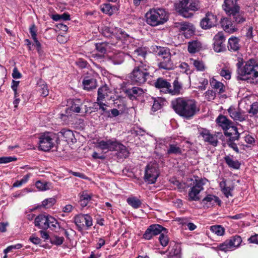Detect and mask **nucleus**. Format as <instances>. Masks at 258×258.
<instances>
[{
    "label": "nucleus",
    "instance_id": "e2e57ef3",
    "mask_svg": "<svg viewBox=\"0 0 258 258\" xmlns=\"http://www.w3.org/2000/svg\"><path fill=\"white\" fill-rule=\"evenodd\" d=\"M195 28L192 24L191 25V27H189L186 29V31L183 32L182 34L184 35L185 38H189L195 34Z\"/></svg>",
    "mask_w": 258,
    "mask_h": 258
},
{
    "label": "nucleus",
    "instance_id": "774afa93",
    "mask_svg": "<svg viewBox=\"0 0 258 258\" xmlns=\"http://www.w3.org/2000/svg\"><path fill=\"white\" fill-rule=\"evenodd\" d=\"M23 247V245L21 243H17L15 245H12L8 246L4 250V253L7 254L8 252L12 251L13 249H19Z\"/></svg>",
    "mask_w": 258,
    "mask_h": 258
},
{
    "label": "nucleus",
    "instance_id": "58836bf2",
    "mask_svg": "<svg viewBox=\"0 0 258 258\" xmlns=\"http://www.w3.org/2000/svg\"><path fill=\"white\" fill-rule=\"evenodd\" d=\"M84 104V101L79 98L73 99L71 101V109L75 113H80Z\"/></svg>",
    "mask_w": 258,
    "mask_h": 258
},
{
    "label": "nucleus",
    "instance_id": "4c0bfd02",
    "mask_svg": "<svg viewBox=\"0 0 258 258\" xmlns=\"http://www.w3.org/2000/svg\"><path fill=\"white\" fill-rule=\"evenodd\" d=\"M202 202L204 204H207L208 203H209L212 206H214L216 204L219 206H221L222 203L221 200L218 197L210 194L208 195L206 197H205L203 199Z\"/></svg>",
    "mask_w": 258,
    "mask_h": 258
},
{
    "label": "nucleus",
    "instance_id": "e433bc0d",
    "mask_svg": "<svg viewBox=\"0 0 258 258\" xmlns=\"http://www.w3.org/2000/svg\"><path fill=\"white\" fill-rule=\"evenodd\" d=\"M110 91L106 85L100 87L97 92V101L102 102L106 97H108Z\"/></svg>",
    "mask_w": 258,
    "mask_h": 258
},
{
    "label": "nucleus",
    "instance_id": "ea45409f",
    "mask_svg": "<svg viewBox=\"0 0 258 258\" xmlns=\"http://www.w3.org/2000/svg\"><path fill=\"white\" fill-rule=\"evenodd\" d=\"M166 154L168 156L170 155H181L182 154V151L177 144H169Z\"/></svg>",
    "mask_w": 258,
    "mask_h": 258
},
{
    "label": "nucleus",
    "instance_id": "4d7b16f0",
    "mask_svg": "<svg viewBox=\"0 0 258 258\" xmlns=\"http://www.w3.org/2000/svg\"><path fill=\"white\" fill-rule=\"evenodd\" d=\"M108 105L102 102H99V109L101 110L100 114L105 117H110L109 110L107 109Z\"/></svg>",
    "mask_w": 258,
    "mask_h": 258
},
{
    "label": "nucleus",
    "instance_id": "680f3d73",
    "mask_svg": "<svg viewBox=\"0 0 258 258\" xmlns=\"http://www.w3.org/2000/svg\"><path fill=\"white\" fill-rule=\"evenodd\" d=\"M221 76L224 77L226 80H230L231 76V71L227 68H222L219 73Z\"/></svg>",
    "mask_w": 258,
    "mask_h": 258
},
{
    "label": "nucleus",
    "instance_id": "473e14b6",
    "mask_svg": "<svg viewBox=\"0 0 258 258\" xmlns=\"http://www.w3.org/2000/svg\"><path fill=\"white\" fill-rule=\"evenodd\" d=\"M219 187H220L221 191L225 197L228 198L229 197L233 196L232 191L234 188V186H227L226 180L224 178H223L222 181L219 183Z\"/></svg>",
    "mask_w": 258,
    "mask_h": 258
},
{
    "label": "nucleus",
    "instance_id": "6ab92c4d",
    "mask_svg": "<svg viewBox=\"0 0 258 258\" xmlns=\"http://www.w3.org/2000/svg\"><path fill=\"white\" fill-rule=\"evenodd\" d=\"M220 24L223 30L229 34H232L238 30V28L235 26L234 23H233L230 17L221 18Z\"/></svg>",
    "mask_w": 258,
    "mask_h": 258
},
{
    "label": "nucleus",
    "instance_id": "4be33fe9",
    "mask_svg": "<svg viewBox=\"0 0 258 258\" xmlns=\"http://www.w3.org/2000/svg\"><path fill=\"white\" fill-rule=\"evenodd\" d=\"M124 94L130 100H136L138 97L141 96L144 93L143 89L138 87L125 89L123 90Z\"/></svg>",
    "mask_w": 258,
    "mask_h": 258
},
{
    "label": "nucleus",
    "instance_id": "3c124183",
    "mask_svg": "<svg viewBox=\"0 0 258 258\" xmlns=\"http://www.w3.org/2000/svg\"><path fill=\"white\" fill-rule=\"evenodd\" d=\"M127 202L129 205L134 209H138L141 206L142 202L136 197L128 198Z\"/></svg>",
    "mask_w": 258,
    "mask_h": 258
},
{
    "label": "nucleus",
    "instance_id": "a19ab883",
    "mask_svg": "<svg viewBox=\"0 0 258 258\" xmlns=\"http://www.w3.org/2000/svg\"><path fill=\"white\" fill-rule=\"evenodd\" d=\"M189 62L190 64L194 66L197 71L204 72L206 69V66L204 62L198 58L194 59L193 58H190L189 59Z\"/></svg>",
    "mask_w": 258,
    "mask_h": 258
},
{
    "label": "nucleus",
    "instance_id": "c9c22d12",
    "mask_svg": "<svg viewBox=\"0 0 258 258\" xmlns=\"http://www.w3.org/2000/svg\"><path fill=\"white\" fill-rule=\"evenodd\" d=\"M202 43L196 40L188 42L187 50L190 53H195L200 51L202 48Z\"/></svg>",
    "mask_w": 258,
    "mask_h": 258
},
{
    "label": "nucleus",
    "instance_id": "a18cd8bd",
    "mask_svg": "<svg viewBox=\"0 0 258 258\" xmlns=\"http://www.w3.org/2000/svg\"><path fill=\"white\" fill-rule=\"evenodd\" d=\"M165 100L162 98H154V103L152 107V111L156 112L160 109L164 105Z\"/></svg>",
    "mask_w": 258,
    "mask_h": 258
},
{
    "label": "nucleus",
    "instance_id": "37998d69",
    "mask_svg": "<svg viewBox=\"0 0 258 258\" xmlns=\"http://www.w3.org/2000/svg\"><path fill=\"white\" fill-rule=\"evenodd\" d=\"M73 110L71 107H68L66 109L64 112H62L59 114V118H60L63 122L68 124L70 120V119L73 118Z\"/></svg>",
    "mask_w": 258,
    "mask_h": 258
},
{
    "label": "nucleus",
    "instance_id": "72a5a7b5",
    "mask_svg": "<svg viewBox=\"0 0 258 258\" xmlns=\"http://www.w3.org/2000/svg\"><path fill=\"white\" fill-rule=\"evenodd\" d=\"M151 50L153 53L155 55L161 56V58L163 56H169L171 53L170 49L167 47H162L160 46H152Z\"/></svg>",
    "mask_w": 258,
    "mask_h": 258
},
{
    "label": "nucleus",
    "instance_id": "20e7f679",
    "mask_svg": "<svg viewBox=\"0 0 258 258\" xmlns=\"http://www.w3.org/2000/svg\"><path fill=\"white\" fill-rule=\"evenodd\" d=\"M150 67L146 62L135 64L133 70L128 74V80L133 85L141 86L145 84L151 76L149 72Z\"/></svg>",
    "mask_w": 258,
    "mask_h": 258
},
{
    "label": "nucleus",
    "instance_id": "8fccbe9b",
    "mask_svg": "<svg viewBox=\"0 0 258 258\" xmlns=\"http://www.w3.org/2000/svg\"><path fill=\"white\" fill-rule=\"evenodd\" d=\"M210 230L218 236H223L225 233L224 228L220 225H215L210 226Z\"/></svg>",
    "mask_w": 258,
    "mask_h": 258
},
{
    "label": "nucleus",
    "instance_id": "7c9ffc66",
    "mask_svg": "<svg viewBox=\"0 0 258 258\" xmlns=\"http://www.w3.org/2000/svg\"><path fill=\"white\" fill-rule=\"evenodd\" d=\"M169 247L170 249L168 256L181 257V247L180 243L171 241Z\"/></svg>",
    "mask_w": 258,
    "mask_h": 258
},
{
    "label": "nucleus",
    "instance_id": "c03bdc74",
    "mask_svg": "<svg viewBox=\"0 0 258 258\" xmlns=\"http://www.w3.org/2000/svg\"><path fill=\"white\" fill-rule=\"evenodd\" d=\"M173 87V89L172 87L169 88L168 93L172 95H179L182 87L177 79L174 81Z\"/></svg>",
    "mask_w": 258,
    "mask_h": 258
},
{
    "label": "nucleus",
    "instance_id": "39448f33",
    "mask_svg": "<svg viewBox=\"0 0 258 258\" xmlns=\"http://www.w3.org/2000/svg\"><path fill=\"white\" fill-rule=\"evenodd\" d=\"M202 7L200 0H179L176 7L177 12L184 18H190L193 14L190 11H199Z\"/></svg>",
    "mask_w": 258,
    "mask_h": 258
},
{
    "label": "nucleus",
    "instance_id": "6e6d98bb",
    "mask_svg": "<svg viewBox=\"0 0 258 258\" xmlns=\"http://www.w3.org/2000/svg\"><path fill=\"white\" fill-rule=\"evenodd\" d=\"M109 43L108 42H102L100 43H96L95 44V49L99 52L104 54L106 52V47Z\"/></svg>",
    "mask_w": 258,
    "mask_h": 258
},
{
    "label": "nucleus",
    "instance_id": "052dcab7",
    "mask_svg": "<svg viewBox=\"0 0 258 258\" xmlns=\"http://www.w3.org/2000/svg\"><path fill=\"white\" fill-rule=\"evenodd\" d=\"M231 248L232 247L230 246L228 240H226L224 242L219 244L217 246V249L218 250L224 252H227L230 250Z\"/></svg>",
    "mask_w": 258,
    "mask_h": 258
},
{
    "label": "nucleus",
    "instance_id": "cd10ccee",
    "mask_svg": "<svg viewBox=\"0 0 258 258\" xmlns=\"http://www.w3.org/2000/svg\"><path fill=\"white\" fill-rule=\"evenodd\" d=\"M154 86L156 88L161 90V91L165 93H168L169 89L171 87V85L166 79L160 77L155 82Z\"/></svg>",
    "mask_w": 258,
    "mask_h": 258
},
{
    "label": "nucleus",
    "instance_id": "a211bd4d",
    "mask_svg": "<svg viewBox=\"0 0 258 258\" xmlns=\"http://www.w3.org/2000/svg\"><path fill=\"white\" fill-rule=\"evenodd\" d=\"M199 132L200 136L203 137L205 142L208 143L209 144L214 147H216L218 145L217 137L215 135L211 134L208 130L202 128Z\"/></svg>",
    "mask_w": 258,
    "mask_h": 258
},
{
    "label": "nucleus",
    "instance_id": "bb28decb",
    "mask_svg": "<svg viewBox=\"0 0 258 258\" xmlns=\"http://www.w3.org/2000/svg\"><path fill=\"white\" fill-rule=\"evenodd\" d=\"M159 69L165 70H171L174 69V64L171 59V53L169 56L162 57L160 59L158 64Z\"/></svg>",
    "mask_w": 258,
    "mask_h": 258
},
{
    "label": "nucleus",
    "instance_id": "f3484780",
    "mask_svg": "<svg viewBox=\"0 0 258 258\" xmlns=\"http://www.w3.org/2000/svg\"><path fill=\"white\" fill-rule=\"evenodd\" d=\"M147 55V50L146 47H140L135 49L132 53V57L135 61V64L140 62L149 63L146 60Z\"/></svg>",
    "mask_w": 258,
    "mask_h": 258
},
{
    "label": "nucleus",
    "instance_id": "412c9836",
    "mask_svg": "<svg viewBox=\"0 0 258 258\" xmlns=\"http://www.w3.org/2000/svg\"><path fill=\"white\" fill-rule=\"evenodd\" d=\"M226 137L228 138L226 140V143H222V146L225 147L226 144H227L229 147L232 149L236 153H239V149L237 144L234 142L235 141L239 140L240 138V134L238 132H237V133H233L232 135Z\"/></svg>",
    "mask_w": 258,
    "mask_h": 258
},
{
    "label": "nucleus",
    "instance_id": "0e129e2a",
    "mask_svg": "<svg viewBox=\"0 0 258 258\" xmlns=\"http://www.w3.org/2000/svg\"><path fill=\"white\" fill-rule=\"evenodd\" d=\"M179 68L184 71V73L186 75H191L193 73L194 71L191 70L187 63L185 62H181L179 65Z\"/></svg>",
    "mask_w": 258,
    "mask_h": 258
},
{
    "label": "nucleus",
    "instance_id": "864d4df0",
    "mask_svg": "<svg viewBox=\"0 0 258 258\" xmlns=\"http://www.w3.org/2000/svg\"><path fill=\"white\" fill-rule=\"evenodd\" d=\"M118 146L119 147H118L116 151H117L119 156L124 158L127 157L129 155V152L126 147L120 143Z\"/></svg>",
    "mask_w": 258,
    "mask_h": 258
},
{
    "label": "nucleus",
    "instance_id": "bf43d9fd",
    "mask_svg": "<svg viewBox=\"0 0 258 258\" xmlns=\"http://www.w3.org/2000/svg\"><path fill=\"white\" fill-rule=\"evenodd\" d=\"M248 113L251 114L250 116H254V117H258V103L254 102L251 105L250 109L248 110Z\"/></svg>",
    "mask_w": 258,
    "mask_h": 258
},
{
    "label": "nucleus",
    "instance_id": "ddd939ff",
    "mask_svg": "<svg viewBox=\"0 0 258 258\" xmlns=\"http://www.w3.org/2000/svg\"><path fill=\"white\" fill-rule=\"evenodd\" d=\"M218 24L217 16L211 12H208L200 22V26L203 29L207 30L216 26Z\"/></svg>",
    "mask_w": 258,
    "mask_h": 258
},
{
    "label": "nucleus",
    "instance_id": "9b49d317",
    "mask_svg": "<svg viewBox=\"0 0 258 258\" xmlns=\"http://www.w3.org/2000/svg\"><path fill=\"white\" fill-rule=\"evenodd\" d=\"M74 220L79 231H82L84 229H88L93 224L92 218L89 214L77 215L74 217Z\"/></svg>",
    "mask_w": 258,
    "mask_h": 258
},
{
    "label": "nucleus",
    "instance_id": "1a4fd4ad",
    "mask_svg": "<svg viewBox=\"0 0 258 258\" xmlns=\"http://www.w3.org/2000/svg\"><path fill=\"white\" fill-rule=\"evenodd\" d=\"M58 222L55 218L48 214H40L35 219V226L43 230L55 228Z\"/></svg>",
    "mask_w": 258,
    "mask_h": 258
},
{
    "label": "nucleus",
    "instance_id": "2f4dec72",
    "mask_svg": "<svg viewBox=\"0 0 258 258\" xmlns=\"http://www.w3.org/2000/svg\"><path fill=\"white\" fill-rule=\"evenodd\" d=\"M240 39L235 36H231L228 39L227 47L232 52L237 51L240 48Z\"/></svg>",
    "mask_w": 258,
    "mask_h": 258
},
{
    "label": "nucleus",
    "instance_id": "b1692460",
    "mask_svg": "<svg viewBox=\"0 0 258 258\" xmlns=\"http://www.w3.org/2000/svg\"><path fill=\"white\" fill-rule=\"evenodd\" d=\"M82 85L84 90L91 91L97 87V81L93 76H86L83 78Z\"/></svg>",
    "mask_w": 258,
    "mask_h": 258
},
{
    "label": "nucleus",
    "instance_id": "f704fd0d",
    "mask_svg": "<svg viewBox=\"0 0 258 258\" xmlns=\"http://www.w3.org/2000/svg\"><path fill=\"white\" fill-rule=\"evenodd\" d=\"M79 203L80 206L84 208L87 206L92 198V194H88L86 190H84L79 194Z\"/></svg>",
    "mask_w": 258,
    "mask_h": 258
},
{
    "label": "nucleus",
    "instance_id": "13d9d810",
    "mask_svg": "<svg viewBox=\"0 0 258 258\" xmlns=\"http://www.w3.org/2000/svg\"><path fill=\"white\" fill-rule=\"evenodd\" d=\"M175 24L176 27L178 28L179 31L182 34L186 31V29H188L189 27H191L192 24L189 22H180L177 23Z\"/></svg>",
    "mask_w": 258,
    "mask_h": 258
},
{
    "label": "nucleus",
    "instance_id": "6e6552de",
    "mask_svg": "<svg viewBox=\"0 0 258 258\" xmlns=\"http://www.w3.org/2000/svg\"><path fill=\"white\" fill-rule=\"evenodd\" d=\"M59 142V136L53 133H46L39 138V148L43 151H49L55 144Z\"/></svg>",
    "mask_w": 258,
    "mask_h": 258
},
{
    "label": "nucleus",
    "instance_id": "2eb2a0df",
    "mask_svg": "<svg viewBox=\"0 0 258 258\" xmlns=\"http://www.w3.org/2000/svg\"><path fill=\"white\" fill-rule=\"evenodd\" d=\"M227 111L230 117L234 121L242 122L246 120L248 117V115L245 114L244 111L239 107L235 108L234 106H231L227 109Z\"/></svg>",
    "mask_w": 258,
    "mask_h": 258
},
{
    "label": "nucleus",
    "instance_id": "49530a36",
    "mask_svg": "<svg viewBox=\"0 0 258 258\" xmlns=\"http://www.w3.org/2000/svg\"><path fill=\"white\" fill-rule=\"evenodd\" d=\"M228 241L232 248L237 247L242 242V238L239 235H235L231 237L229 239H228Z\"/></svg>",
    "mask_w": 258,
    "mask_h": 258
},
{
    "label": "nucleus",
    "instance_id": "79ce46f5",
    "mask_svg": "<svg viewBox=\"0 0 258 258\" xmlns=\"http://www.w3.org/2000/svg\"><path fill=\"white\" fill-rule=\"evenodd\" d=\"M224 159L225 163L229 168L234 169H239L240 168L241 163L237 160H233L229 155L225 156Z\"/></svg>",
    "mask_w": 258,
    "mask_h": 258
},
{
    "label": "nucleus",
    "instance_id": "de8ad7c7",
    "mask_svg": "<svg viewBox=\"0 0 258 258\" xmlns=\"http://www.w3.org/2000/svg\"><path fill=\"white\" fill-rule=\"evenodd\" d=\"M163 230L166 231L167 229L159 224H153L149 227V232L152 231L153 233L154 234V235L161 234V233Z\"/></svg>",
    "mask_w": 258,
    "mask_h": 258
},
{
    "label": "nucleus",
    "instance_id": "f8f14e48",
    "mask_svg": "<svg viewBox=\"0 0 258 258\" xmlns=\"http://www.w3.org/2000/svg\"><path fill=\"white\" fill-rule=\"evenodd\" d=\"M159 176L157 168L153 165H147L146 167L144 179L148 184L155 183Z\"/></svg>",
    "mask_w": 258,
    "mask_h": 258
},
{
    "label": "nucleus",
    "instance_id": "f257e3e1",
    "mask_svg": "<svg viewBox=\"0 0 258 258\" xmlns=\"http://www.w3.org/2000/svg\"><path fill=\"white\" fill-rule=\"evenodd\" d=\"M236 67L237 81L258 82V60L256 58H251L244 61L243 58L238 57Z\"/></svg>",
    "mask_w": 258,
    "mask_h": 258
},
{
    "label": "nucleus",
    "instance_id": "393cba45",
    "mask_svg": "<svg viewBox=\"0 0 258 258\" xmlns=\"http://www.w3.org/2000/svg\"><path fill=\"white\" fill-rule=\"evenodd\" d=\"M232 19L235 26L238 28V26L246 21V17L245 13L243 12L236 11L235 12H233L229 15Z\"/></svg>",
    "mask_w": 258,
    "mask_h": 258
},
{
    "label": "nucleus",
    "instance_id": "09e8293b",
    "mask_svg": "<svg viewBox=\"0 0 258 258\" xmlns=\"http://www.w3.org/2000/svg\"><path fill=\"white\" fill-rule=\"evenodd\" d=\"M64 241V238L62 236H59L56 234H53L51 236L50 242L54 245L60 246Z\"/></svg>",
    "mask_w": 258,
    "mask_h": 258
},
{
    "label": "nucleus",
    "instance_id": "a878e982",
    "mask_svg": "<svg viewBox=\"0 0 258 258\" xmlns=\"http://www.w3.org/2000/svg\"><path fill=\"white\" fill-rule=\"evenodd\" d=\"M56 134L59 136V138L60 137H63L64 140L68 144H73L76 142V139L73 131L69 129L63 128Z\"/></svg>",
    "mask_w": 258,
    "mask_h": 258
},
{
    "label": "nucleus",
    "instance_id": "603ef678",
    "mask_svg": "<svg viewBox=\"0 0 258 258\" xmlns=\"http://www.w3.org/2000/svg\"><path fill=\"white\" fill-rule=\"evenodd\" d=\"M56 203V200L53 198H50L45 199L42 201V204L38 207L39 208H49L52 207Z\"/></svg>",
    "mask_w": 258,
    "mask_h": 258
},
{
    "label": "nucleus",
    "instance_id": "aec40b11",
    "mask_svg": "<svg viewBox=\"0 0 258 258\" xmlns=\"http://www.w3.org/2000/svg\"><path fill=\"white\" fill-rule=\"evenodd\" d=\"M238 1L224 0L222 8L227 15L240 10V7L237 4Z\"/></svg>",
    "mask_w": 258,
    "mask_h": 258
},
{
    "label": "nucleus",
    "instance_id": "4468645a",
    "mask_svg": "<svg viewBox=\"0 0 258 258\" xmlns=\"http://www.w3.org/2000/svg\"><path fill=\"white\" fill-rule=\"evenodd\" d=\"M225 37L222 32H219L214 37L213 49L217 52H220L226 50L225 44Z\"/></svg>",
    "mask_w": 258,
    "mask_h": 258
},
{
    "label": "nucleus",
    "instance_id": "5701e85b",
    "mask_svg": "<svg viewBox=\"0 0 258 258\" xmlns=\"http://www.w3.org/2000/svg\"><path fill=\"white\" fill-rule=\"evenodd\" d=\"M120 7V5H112L110 3H106L100 6V9L103 14L111 16L118 12Z\"/></svg>",
    "mask_w": 258,
    "mask_h": 258
},
{
    "label": "nucleus",
    "instance_id": "5fc2aeb1",
    "mask_svg": "<svg viewBox=\"0 0 258 258\" xmlns=\"http://www.w3.org/2000/svg\"><path fill=\"white\" fill-rule=\"evenodd\" d=\"M36 187L41 190H46L50 189L51 187V184L50 182L37 181L36 182Z\"/></svg>",
    "mask_w": 258,
    "mask_h": 258
},
{
    "label": "nucleus",
    "instance_id": "69168bd1",
    "mask_svg": "<svg viewBox=\"0 0 258 258\" xmlns=\"http://www.w3.org/2000/svg\"><path fill=\"white\" fill-rule=\"evenodd\" d=\"M217 93L213 90H208L205 93V97L207 100L210 101L215 99Z\"/></svg>",
    "mask_w": 258,
    "mask_h": 258
},
{
    "label": "nucleus",
    "instance_id": "c756f323",
    "mask_svg": "<svg viewBox=\"0 0 258 258\" xmlns=\"http://www.w3.org/2000/svg\"><path fill=\"white\" fill-rule=\"evenodd\" d=\"M29 32L31 35L32 38L35 42V44L38 53L40 54H41L43 51L42 50L41 44L37 38V29L36 25L34 24L31 25L30 27Z\"/></svg>",
    "mask_w": 258,
    "mask_h": 258
},
{
    "label": "nucleus",
    "instance_id": "c85d7f7f",
    "mask_svg": "<svg viewBox=\"0 0 258 258\" xmlns=\"http://www.w3.org/2000/svg\"><path fill=\"white\" fill-rule=\"evenodd\" d=\"M125 56L123 52L116 51L109 55L108 58L114 64H120L124 61Z\"/></svg>",
    "mask_w": 258,
    "mask_h": 258
},
{
    "label": "nucleus",
    "instance_id": "dca6fc26",
    "mask_svg": "<svg viewBox=\"0 0 258 258\" xmlns=\"http://www.w3.org/2000/svg\"><path fill=\"white\" fill-rule=\"evenodd\" d=\"M210 85L220 97L226 98V95L224 94L226 91V86L221 82L217 81L214 77L209 81Z\"/></svg>",
    "mask_w": 258,
    "mask_h": 258
},
{
    "label": "nucleus",
    "instance_id": "7ed1b4c3",
    "mask_svg": "<svg viewBox=\"0 0 258 258\" xmlns=\"http://www.w3.org/2000/svg\"><path fill=\"white\" fill-rule=\"evenodd\" d=\"M102 34L110 39L108 43L119 48H125L131 39L130 36L121 29H115L113 31L111 28L104 27L102 30Z\"/></svg>",
    "mask_w": 258,
    "mask_h": 258
},
{
    "label": "nucleus",
    "instance_id": "338daca9",
    "mask_svg": "<svg viewBox=\"0 0 258 258\" xmlns=\"http://www.w3.org/2000/svg\"><path fill=\"white\" fill-rule=\"evenodd\" d=\"M39 87L40 88L39 89V91L41 94V95L44 97H46L49 94V91L47 85L43 83L42 85H40Z\"/></svg>",
    "mask_w": 258,
    "mask_h": 258
},
{
    "label": "nucleus",
    "instance_id": "0eeeda50",
    "mask_svg": "<svg viewBox=\"0 0 258 258\" xmlns=\"http://www.w3.org/2000/svg\"><path fill=\"white\" fill-rule=\"evenodd\" d=\"M194 178L190 179L191 182L188 185L190 187L187 199L189 202L199 201L200 200L199 195L204 190V186L209 181L207 178L199 177L197 175L194 176Z\"/></svg>",
    "mask_w": 258,
    "mask_h": 258
},
{
    "label": "nucleus",
    "instance_id": "423d86ee",
    "mask_svg": "<svg viewBox=\"0 0 258 258\" xmlns=\"http://www.w3.org/2000/svg\"><path fill=\"white\" fill-rule=\"evenodd\" d=\"M147 23L151 26L162 25L168 20V14L162 8L150 9L145 15Z\"/></svg>",
    "mask_w": 258,
    "mask_h": 258
},
{
    "label": "nucleus",
    "instance_id": "9d476101",
    "mask_svg": "<svg viewBox=\"0 0 258 258\" xmlns=\"http://www.w3.org/2000/svg\"><path fill=\"white\" fill-rule=\"evenodd\" d=\"M217 123L221 127L225 136L232 135L233 133H237V127L233 122L225 115L220 114L216 119Z\"/></svg>",
    "mask_w": 258,
    "mask_h": 258
},
{
    "label": "nucleus",
    "instance_id": "f03ea898",
    "mask_svg": "<svg viewBox=\"0 0 258 258\" xmlns=\"http://www.w3.org/2000/svg\"><path fill=\"white\" fill-rule=\"evenodd\" d=\"M171 105L176 114L186 119L192 118L200 110L195 99L178 97L171 101Z\"/></svg>",
    "mask_w": 258,
    "mask_h": 258
}]
</instances>
